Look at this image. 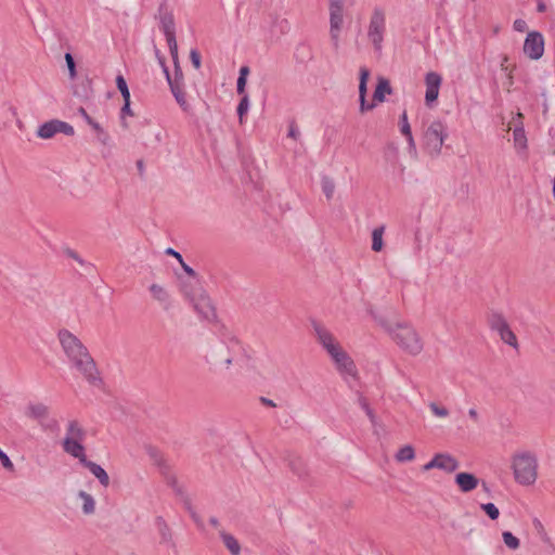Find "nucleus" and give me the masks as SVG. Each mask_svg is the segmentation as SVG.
I'll use <instances>...</instances> for the list:
<instances>
[{
  "label": "nucleus",
  "mask_w": 555,
  "mask_h": 555,
  "mask_svg": "<svg viewBox=\"0 0 555 555\" xmlns=\"http://www.w3.org/2000/svg\"><path fill=\"white\" fill-rule=\"evenodd\" d=\"M64 253H65V255H66L67 257H69V258H72V259L76 260V261H77L78 263H80V264H83V260L79 257V255H78L75 250H73V249H70V248H67V249H65V251H64Z\"/></svg>",
  "instance_id": "obj_52"
},
{
  "label": "nucleus",
  "mask_w": 555,
  "mask_h": 555,
  "mask_svg": "<svg viewBox=\"0 0 555 555\" xmlns=\"http://www.w3.org/2000/svg\"><path fill=\"white\" fill-rule=\"evenodd\" d=\"M454 481L460 491H462L463 493L472 492L478 487L480 482L479 479L474 474L465 472L457 473L455 475Z\"/></svg>",
  "instance_id": "obj_17"
},
{
  "label": "nucleus",
  "mask_w": 555,
  "mask_h": 555,
  "mask_svg": "<svg viewBox=\"0 0 555 555\" xmlns=\"http://www.w3.org/2000/svg\"><path fill=\"white\" fill-rule=\"evenodd\" d=\"M155 526L160 535V543L168 544L172 541V534L169 526L165 521V519L160 516L156 517Z\"/></svg>",
  "instance_id": "obj_26"
},
{
  "label": "nucleus",
  "mask_w": 555,
  "mask_h": 555,
  "mask_svg": "<svg viewBox=\"0 0 555 555\" xmlns=\"http://www.w3.org/2000/svg\"><path fill=\"white\" fill-rule=\"evenodd\" d=\"M428 408L433 415L438 418H447L450 415L449 409L436 402H429Z\"/></svg>",
  "instance_id": "obj_36"
},
{
  "label": "nucleus",
  "mask_w": 555,
  "mask_h": 555,
  "mask_svg": "<svg viewBox=\"0 0 555 555\" xmlns=\"http://www.w3.org/2000/svg\"><path fill=\"white\" fill-rule=\"evenodd\" d=\"M400 130H401V133L406 138L409 149L411 151H415V149H416L415 141L412 135L411 127L408 121V116H406L405 112H403V114L401 115V118H400Z\"/></svg>",
  "instance_id": "obj_29"
},
{
  "label": "nucleus",
  "mask_w": 555,
  "mask_h": 555,
  "mask_svg": "<svg viewBox=\"0 0 555 555\" xmlns=\"http://www.w3.org/2000/svg\"><path fill=\"white\" fill-rule=\"evenodd\" d=\"M62 448L65 453L77 459L80 464H83L88 460L82 441H70L68 439H63Z\"/></svg>",
  "instance_id": "obj_18"
},
{
  "label": "nucleus",
  "mask_w": 555,
  "mask_h": 555,
  "mask_svg": "<svg viewBox=\"0 0 555 555\" xmlns=\"http://www.w3.org/2000/svg\"><path fill=\"white\" fill-rule=\"evenodd\" d=\"M504 544L511 550H517L520 545L519 539L516 538L512 532L504 531L502 533Z\"/></svg>",
  "instance_id": "obj_39"
},
{
  "label": "nucleus",
  "mask_w": 555,
  "mask_h": 555,
  "mask_svg": "<svg viewBox=\"0 0 555 555\" xmlns=\"http://www.w3.org/2000/svg\"><path fill=\"white\" fill-rule=\"evenodd\" d=\"M82 465L90 470L103 487H107L109 485V477L102 466L89 460H87Z\"/></svg>",
  "instance_id": "obj_23"
},
{
  "label": "nucleus",
  "mask_w": 555,
  "mask_h": 555,
  "mask_svg": "<svg viewBox=\"0 0 555 555\" xmlns=\"http://www.w3.org/2000/svg\"><path fill=\"white\" fill-rule=\"evenodd\" d=\"M387 153H388V154H390V155H392V156H397V154H398V147H397V145H396V144H393V143H389V144L387 145Z\"/></svg>",
  "instance_id": "obj_59"
},
{
  "label": "nucleus",
  "mask_w": 555,
  "mask_h": 555,
  "mask_svg": "<svg viewBox=\"0 0 555 555\" xmlns=\"http://www.w3.org/2000/svg\"><path fill=\"white\" fill-rule=\"evenodd\" d=\"M240 351L241 344L237 339L220 340L206 350L204 360L210 371L225 372L234 364Z\"/></svg>",
  "instance_id": "obj_2"
},
{
  "label": "nucleus",
  "mask_w": 555,
  "mask_h": 555,
  "mask_svg": "<svg viewBox=\"0 0 555 555\" xmlns=\"http://www.w3.org/2000/svg\"><path fill=\"white\" fill-rule=\"evenodd\" d=\"M522 114L517 113L516 116L513 118L514 124V130H513V139L514 144L517 149L526 150L527 149V138L525 134V130L521 124Z\"/></svg>",
  "instance_id": "obj_19"
},
{
  "label": "nucleus",
  "mask_w": 555,
  "mask_h": 555,
  "mask_svg": "<svg viewBox=\"0 0 555 555\" xmlns=\"http://www.w3.org/2000/svg\"><path fill=\"white\" fill-rule=\"evenodd\" d=\"M56 133H59V120L47 121L37 130V135L41 139H51Z\"/></svg>",
  "instance_id": "obj_24"
},
{
  "label": "nucleus",
  "mask_w": 555,
  "mask_h": 555,
  "mask_svg": "<svg viewBox=\"0 0 555 555\" xmlns=\"http://www.w3.org/2000/svg\"><path fill=\"white\" fill-rule=\"evenodd\" d=\"M209 524H210L214 528L218 529V531L221 529V528H220V522H219V520H218L216 517H210V518H209Z\"/></svg>",
  "instance_id": "obj_63"
},
{
  "label": "nucleus",
  "mask_w": 555,
  "mask_h": 555,
  "mask_svg": "<svg viewBox=\"0 0 555 555\" xmlns=\"http://www.w3.org/2000/svg\"><path fill=\"white\" fill-rule=\"evenodd\" d=\"M500 338L507 345L512 346L513 348H518V341L516 338V335L511 330L509 325L505 326L503 330H501L499 333Z\"/></svg>",
  "instance_id": "obj_33"
},
{
  "label": "nucleus",
  "mask_w": 555,
  "mask_h": 555,
  "mask_svg": "<svg viewBox=\"0 0 555 555\" xmlns=\"http://www.w3.org/2000/svg\"><path fill=\"white\" fill-rule=\"evenodd\" d=\"M195 312L206 321H214L216 319V309L205 291L199 292L198 296L190 302Z\"/></svg>",
  "instance_id": "obj_11"
},
{
  "label": "nucleus",
  "mask_w": 555,
  "mask_h": 555,
  "mask_svg": "<svg viewBox=\"0 0 555 555\" xmlns=\"http://www.w3.org/2000/svg\"><path fill=\"white\" fill-rule=\"evenodd\" d=\"M162 29L166 39L176 37L175 21L171 14L162 17Z\"/></svg>",
  "instance_id": "obj_30"
},
{
  "label": "nucleus",
  "mask_w": 555,
  "mask_h": 555,
  "mask_svg": "<svg viewBox=\"0 0 555 555\" xmlns=\"http://www.w3.org/2000/svg\"><path fill=\"white\" fill-rule=\"evenodd\" d=\"M441 81H442V78L438 73H436V72L427 73V75L425 77V83H426L425 101H426L427 105H430L433 102H435L438 99Z\"/></svg>",
  "instance_id": "obj_15"
},
{
  "label": "nucleus",
  "mask_w": 555,
  "mask_h": 555,
  "mask_svg": "<svg viewBox=\"0 0 555 555\" xmlns=\"http://www.w3.org/2000/svg\"><path fill=\"white\" fill-rule=\"evenodd\" d=\"M358 403L364 410V412L366 411V409L370 408L367 399L365 397H363V396H359Z\"/></svg>",
  "instance_id": "obj_58"
},
{
  "label": "nucleus",
  "mask_w": 555,
  "mask_h": 555,
  "mask_svg": "<svg viewBox=\"0 0 555 555\" xmlns=\"http://www.w3.org/2000/svg\"><path fill=\"white\" fill-rule=\"evenodd\" d=\"M78 114L85 119V121L89 125L93 121V118H91L89 116V114L87 113V111L83 108V107H80L78 109Z\"/></svg>",
  "instance_id": "obj_55"
},
{
  "label": "nucleus",
  "mask_w": 555,
  "mask_h": 555,
  "mask_svg": "<svg viewBox=\"0 0 555 555\" xmlns=\"http://www.w3.org/2000/svg\"><path fill=\"white\" fill-rule=\"evenodd\" d=\"M359 100H360V112L361 113L373 109L375 106L374 103L366 102V96H359Z\"/></svg>",
  "instance_id": "obj_50"
},
{
  "label": "nucleus",
  "mask_w": 555,
  "mask_h": 555,
  "mask_svg": "<svg viewBox=\"0 0 555 555\" xmlns=\"http://www.w3.org/2000/svg\"><path fill=\"white\" fill-rule=\"evenodd\" d=\"M219 537L231 555H241V544L233 534L220 529Z\"/></svg>",
  "instance_id": "obj_22"
},
{
  "label": "nucleus",
  "mask_w": 555,
  "mask_h": 555,
  "mask_svg": "<svg viewBox=\"0 0 555 555\" xmlns=\"http://www.w3.org/2000/svg\"><path fill=\"white\" fill-rule=\"evenodd\" d=\"M116 86L122 95L124 102H128L130 100V91L127 86L126 79L124 78L122 75H118L116 77Z\"/></svg>",
  "instance_id": "obj_38"
},
{
  "label": "nucleus",
  "mask_w": 555,
  "mask_h": 555,
  "mask_svg": "<svg viewBox=\"0 0 555 555\" xmlns=\"http://www.w3.org/2000/svg\"><path fill=\"white\" fill-rule=\"evenodd\" d=\"M370 78V70L366 67L360 68L359 96H366V85Z\"/></svg>",
  "instance_id": "obj_35"
},
{
  "label": "nucleus",
  "mask_w": 555,
  "mask_h": 555,
  "mask_svg": "<svg viewBox=\"0 0 555 555\" xmlns=\"http://www.w3.org/2000/svg\"><path fill=\"white\" fill-rule=\"evenodd\" d=\"M514 479L521 486H531L538 478V460L530 452L516 453L511 465Z\"/></svg>",
  "instance_id": "obj_4"
},
{
  "label": "nucleus",
  "mask_w": 555,
  "mask_h": 555,
  "mask_svg": "<svg viewBox=\"0 0 555 555\" xmlns=\"http://www.w3.org/2000/svg\"><path fill=\"white\" fill-rule=\"evenodd\" d=\"M167 255H170L172 257H175L179 262H182L183 258L181 256L180 253L176 251L175 249L172 248H167L166 251H165Z\"/></svg>",
  "instance_id": "obj_56"
},
{
  "label": "nucleus",
  "mask_w": 555,
  "mask_h": 555,
  "mask_svg": "<svg viewBox=\"0 0 555 555\" xmlns=\"http://www.w3.org/2000/svg\"><path fill=\"white\" fill-rule=\"evenodd\" d=\"M514 29L517 31H525L527 29V23L524 20H516L514 22Z\"/></svg>",
  "instance_id": "obj_54"
},
{
  "label": "nucleus",
  "mask_w": 555,
  "mask_h": 555,
  "mask_svg": "<svg viewBox=\"0 0 555 555\" xmlns=\"http://www.w3.org/2000/svg\"><path fill=\"white\" fill-rule=\"evenodd\" d=\"M149 292L153 300L158 302L164 310H169L172 307L171 295L165 285L153 283L149 286Z\"/></svg>",
  "instance_id": "obj_16"
},
{
  "label": "nucleus",
  "mask_w": 555,
  "mask_h": 555,
  "mask_svg": "<svg viewBox=\"0 0 555 555\" xmlns=\"http://www.w3.org/2000/svg\"><path fill=\"white\" fill-rule=\"evenodd\" d=\"M386 30V15L385 11L376 7L374 8L371 17H370V24L367 28V38L373 44L374 49L376 51L382 50V44L384 41V35Z\"/></svg>",
  "instance_id": "obj_7"
},
{
  "label": "nucleus",
  "mask_w": 555,
  "mask_h": 555,
  "mask_svg": "<svg viewBox=\"0 0 555 555\" xmlns=\"http://www.w3.org/2000/svg\"><path fill=\"white\" fill-rule=\"evenodd\" d=\"M398 347L410 356H418L424 349V341L418 332L408 323H389L379 321Z\"/></svg>",
  "instance_id": "obj_3"
},
{
  "label": "nucleus",
  "mask_w": 555,
  "mask_h": 555,
  "mask_svg": "<svg viewBox=\"0 0 555 555\" xmlns=\"http://www.w3.org/2000/svg\"><path fill=\"white\" fill-rule=\"evenodd\" d=\"M73 94L79 99H88L91 95L90 82L86 81L81 87L75 86Z\"/></svg>",
  "instance_id": "obj_40"
},
{
  "label": "nucleus",
  "mask_w": 555,
  "mask_h": 555,
  "mask_svg": "<svg viewBox=\"0 0 555 555\" xmlns=\"http://www.w3.org/2000/svg\"><path fill=\"white\" fill-rule=\"evenodd\" d=\"M248 74H249V68L247 66H242L240 68V76L238 77H243V78L247 79Z\"/></svg>",
  "instance_id": "obj_62"
},
{
  "label": "nucleus",
  "mask_w": 555,
  "mask_h": 555,
  "mask_svg": "<svg viewBox=\"0 0 555 555\" xmlns=\"http://www.w3.org/2000/svg\"><path fill=\"white\" fill-rule=\"evenodd\" d=\"M320 186L321 191L325 195L327 201H331L334 196L335 189H336V182L334 178L323 175L320 179Z\"/></svg>",
  "instance_id": "obj_28"
},
{
  "label": "nucleus",
  "mask_w": 555,
  "mask_h": 555,
  "mask_svg": "<svg viewBox=\"0 0 555 555\" xmlns=\"http://www.w3.org/2000/svg\"><path fill=\"white\" fill-rule=\"evenodd\" d=\"M86 438V431L82 426L76 420H70L66 424L65 436L63 439L70 441H83Z\"/></svg>",
  "instance_id": "obj_20"
},
{
  "label": "nucleus",
  "mask_w": 555,
  "mask_h": 555,
  "mask_svg": "<svg viewBox=\"0 0 555 555\" xmlns=\"http://www.w3.org/2000/svg\"><path fill=\"white\" fill-rule=\"evenodd\" d=\"M0 461H1L2 466L5 469H8L10 472L14 470V464L12 463L10 457L1 449H0Z\"/></svg>",
  "instance_id": "obj_46"
},
{
  "label": "nucleus",
  "mask_w": 555,
  "mask_h": 555,
  "mask_svg": "<svg viewBox=\"0 0 555 555\" xmlns=\"http://www.w3.org/2000/svg\"><path fill=\"white\" fill-rule=\"evenodd\" d=\"M448 137L447 126L441 120L431 121L423 133V144L425 151L431 156L440 155L444 140Z\"/></svg>",
  "instance_id": "obj_5"
},
{
  "label": "nucleus",
  "mask_w": 555,
  "mask_h": 555,
  "mask_svg": "<svg viewBox=\"0 0 555 555\" xmlns=\"http://www.w3.org/2000/svg\"><path fill=\"white\" fill-rule=\"evenodd\" d=\"M78 498L82 501V505H81V511L85 515H92L94 514L95 512V500L94 498L83 491V490H80L78 492Z\"/></svg>",
  "instance_id": "obj_27"
},
{
  "label": "nucleus",
  "mask_w": 555,
  "mask_h": 555,
  "mask_svg": "<svg viewBox=\"0 0 555 555\" xmlns=\"http://www.w3.org/2000/svg\"><path fill=\"white\" fill-rule=\"evenodd\" d=\"M249 109V99L247 94H244L238 103L237 106V114L240 117V121H243V116L248 112Z\"/></svg>",
  "instance_id": "obj_43"
},
{
  "label": "nucleus",
  "mask_w": 555,
  "mask_h": 555,
  "mask_svg": "<svg viewBox=\"0 0 555 555\" xmlns=\"http://www.w3.org/2000/svg\"><path fill=\"white\" fill-rule=\"evenodd\" d=\"M385 227L375 228L372 232V249L374 251H380L384 246L383 235H384Z\"/></svg>",
  "instance_id": "obj_34"
},
{
  "label": "nucleus",
  "mask_w": 555,
  "mask_h": 555,
  "mask_svg": "<svg viewBox=\"0 0 555 555\" xmlns=\"http://www.w3.org/2000/svg\"><path fill=\"white\" fill-rule=\"evenodd\" d=\"M391 92L392 89L390 87L389 81L384 77H379L376 89L373 94V101L384 102L385 95L390 94Z\"/></svg>",
  "instance_id": "obj_25"
},
{
  "label": "nucleus",
  "mask_w": 555,
  "mask_h": 555,
  "mask_svg": "<svg viewBox=\"0 0 555 555\" xmlns=\"http://www.w3.org/2000/svg\"><path fill=\"white\" fill-rule=\"evenodd\" d=\"M460 467L459 461L449 453H438L431 461L424 465V470L433 468L441 469L446 473H453Z\"/></svg>",
  "instance_id": "obj_12"
},
{
  "label": "nucleus",
  "mask_w": 555,
  "mask_h": 555,
  "mask_svg": "<svg viewBox=\"0 0 555 555\" xmlns=\"http://www.w3.org/2000/svg\"><path fill=\"white\" fill-rule=\"evenodd\" d=\"M179 263L181 264L183 271L191 276V279H197L195 271L190 266H188L183 260L182 262Z\"/></svg>",
  "instance_id": "obj_53"
},
{
  "label": "nucleus",
  "mask_w": 555,
  "mask_h": 555,
  "mask_svg": "<svg viewBox=\"0 0 555 555\" xmlns=\"http://www.w3.org/2000/svg\"><path fill=\"white\" fill-rule=\"evenodd\" d=\"M166 41L168 43L170 54H171V56L173 59V62H175V67H176L175 70L176 69L181 70L179 68V65H178V44H177L176 37L166 39Z\"/></svg>",
  "instance_id": "obj_41"
},
{
  "label": "nucleus",
  "mask_w": 555,
  "mask_h": 555,
  "mask_svg": "<svg viewBox=\"0 0 555 555\" xmlns=\"http://www.w3.org/2000/svg\"><path fill=\"white\" fill-rule=\"evenodd\" d=\"M146 451H147V454L154 461L155 464L162 465L163 456H162L160 452L157 449H155L153 447H149L146 449Z\"/></svg>",
  "instance_id": "obj_45"
},
{
  "label": "nucleus",
  "mask_w": 555,
  "mask_h": 555,
  "mask_svg": "<svg viewBox=\"0 0 555 555\" xmlns=\"http://www.w3.org/2000/svg\"><path fill=\"white\" fill-rule=\"evenodd\" d=\"M489 326L492 331L499 333L505 326L508 325L507 321L501 313L493 312L488 319Z\"/></svg>",
  "instance_id": "obj_31"
},
{
  "label": "nucleus",
  "mask_w": 555,
  "mask_h": 555,
  "mask_svg": "<svg viewBox=\"0 0 555 555\" xmlns=\"http://www.w3.org/2000/svg\"><path fill=\"white\" fill-rule=\"evenodd\" d=\"M246 81H247V79H245L243 77L237 78L236 90H237V93L241 94L242 96L244 94H246L245 93Z\"/></svg>",
  "instance_id": "obj_51"
},
{
  "label": "nucleus",
  "mask_w": 555,
  "mask_h": 555,
  "mask_svg": "<svg viewBox=\"0 0 555 555\" xmlns=\"http://www.w3.org/2000/svg\"><path fill=\"white\" fill-rule=\"evenodd\" d=\"M365 414L367 415L372 424L376 422L375 413L371 408L366 409Z\"/></svg>",
  "instance_id": "obj_61"
},
{
  "label": "nucleus",
  "mask_w": 555,
  "mask_h": 555,
  "mask_svg": "<svg viewBox=\"0 0 555 555\" xmlns=\"http://www.w3.org/2000/svg\"><path fill=\"white\" fill-rule=\"evenodd\" d=\"M64 59L68 68L69 78L73 80L77 76L75 60L70 53H65Z\"/></svg>",
  "instance_id": "obj_44"
},
{
  "label": "nucleus",
  "mask_w": 555,
  "mask_h": 555,
  "mask_svg": "<svg viewBox=\"0 0 555 555\" xmlns=\"http://www.w3.org/2000/svg\"><path fill=\"white\" fill-rule=\"evenodd\" d=\"M330 36L334 48L339 46V35L344 23V0L330 2Z\"/></svg>",
  "instance_id": "obj_8"
},
{
  "label": "nucleus",
  "mask_w": 555,
  "mask_h": 555,
  "mask_svg": "<svg viewBox=\"0 0 555 555\" xmlns=\"http://www.w3.org/2000/svg\"><path fill=\"white\" fill-rule=\"evenodd\" d=\"M544 52V39L538 31L527 35L524 43V53L531 60H539Z\"/></svg>",
  "instance_id": "obj_13"
},
{
  "label": "nucleus",
  "mask_w": 555,
  "mask_h": 555,
  "mask_svg": "<svg viewBox=\"0 0 555 555\" xmlns=\"http://www.w3.org/2000/svg\"><path fill=\"white\" fill-rule=\"evenodd\" d=\"M288 137L293 138L294 140H296L299 137V131L294 124L289 126Z\"/></svg>",
  "instance_id": "obj_57"
},
{
  "label": "nucleus",
  "mask_w": 555,
  "mask_h": 555,
  "mask_svg": "<svg viewBox=\"0 0 555 555\" xmlns=\"http://www.w3.org/2000/svg\"><path fill=\"white\" fill-rule=\"evenodd\" d=\"M331 360L336 369V371L343 376L344 379L352 378L356 379L358 377V369L349 356V353L344 349H339L335 352Z\"/></svg>",
  "instance_id": "obj_9"
},
{
  "label": "nucleus",
  "mask_w": 555,
  "mask_h": 555,
  "mask_svg": "<svg viewBox=\"0 0 555 555\" xmlns=\"http://www.w3.org/2000/svg\"><path fill=\"white\" fill-rule=\"evenodd\" d=\"M314 334L317 335L319 344L326 351L331 358L335 352L343 348L338 339L323 326H314Z\"/></svg>",
  "instance_id": "obj_14"
},
{
  "label": "nucleus",
  "mask_w": 555,
  "mask_h": 555,
  "mask_svg": "<svg viewBox=\"0 0 555 555\" xmlns=\"http://www.w3.org/2000/svg\"><path fill=\"white\" fill-rule=\"evenodd\" d=\"M59 339L64 352L75 367L89 383L96 384L99 382V374L95 363L82 343L67 330L60 331Z\"/></svg>",
  "instance_id": "obj_1"
},
{
  "label": "nucleus",
  "mask_w": 555,
  "mask_h": 555,
  "mask_svg": "<svg viewBox=\"0 0 555 555\" xmlns=\"http://www.w3.org/2000/svg\"><path fill=\"white\" fill-rule=\"evenodd\" d=\"M121 125L124 128H127V122L125 121V115H129V116H132L133 113L130 108V100L128 102H124V106L121 107Z\"/></svg>",
  "instance_id": "obj_48"
},
{
  "label": "nucleus",
  "mask_w": 555,
  "mask_h": 555,
  "mask_svg": "<svg viewBox=\"0 0 555 555\" xmlns=\"http://www.w3.org/2000/svg\"><path fill=\"white\" fill-rule=\"evenodd\" d=\"M415 457V451L412 446L406 444L398 450L395 455L396 461L398 462H410Z\"/></svg>",
  "instance_id": "obj_32"
},
{
  "label": "nucleus",
  "mask_w": 555,
  "mask_h": 555,
  "mask_svg": "<svg viewBox=\"0 0 555 555\" xmlns=\"http://www.w3.org/2000/svg\"><path fill=\"white\" fill-rule=\"evenodd\" d=\"M89 126L92 128V130L96 133V139L102 144H107L109 140V135L105 132V130L102 128V126L96 122L94 119Z\"/></svg>",
  "instance_id": "obj_37"
},
{
  "label": "nucleus",
  "mask_w": 555,
  "mask_h": 555,
  "mask_svg": "<svg viewBox=\"0 0 555 555\" xmlns=\"http://www.w3.org/2000/svg\"><path fill=\"white\" fill-rule=\"evenodd\" d=\"M203 291L205 289L202 287L197 279L183 281L181 284V293L189 302L195 299V297L198 296V293Z\"/></svg>",
  "instance_id": "obj_21"
},
{
  "label": "nucleus",
  "mask_w": 555,
  "mask_h": 555,
  "mask_svg": "<svg viewBox=\"0 0 555 555\" xmlns=\"http://www.w3.org/2000/svg\"><path fill=\"white\" fill-rule=\"evenodd\" d=\"M261 402L269 406H275V403L272 400L267 399V398H261Z\"/></svg>",
  "instance_id": "obj_64"
},
{
  "label": "nucleus",
  "mask_w": 555,
  "mask_h": 555,
  "mask_svg": "<svg viewBox=\"0 0 555 555\" xmlns=\"http://www.w3.org/2000/svg\"><path fill=\"white\" fill-rule=\"evenodd\" d=\"M190 59H191V62H192L193 66L196 69H198L201 67L202 62H201V55L197 52V50H191Z\"/></svg>",
  "instance_id": "obj_49"
},
{
  "label": "nucleus",
  "mask_w": 555,
  "mask_h": 555,
  "mask_svg": "<svg viewBox=\"0 0 555 555\" xmlns=\"http://www.w3.org/2000/svg\"><path fill=\"white\" fill-rule=\"evenodd\" d=\"M480 507L490 517V519L495 520L499 518V508L493 503H485L481 504Z\"/></svg>",
  "instance_id": "obj_42"
},
{
  "label": "nucleus",
  "mask_w": 555,
  "mask_h": 555,
  "mask_svg": "<svg viewBox=\"0 0 555 555\" xmlns=\"http://www.w3.org/2000/svg\"><path fill=\"white\" fill-rule=\"evenodd\" d=\"M59 133H64L66 135H73L75 133V131H74V128L69 124L59 120Z\"/></svg>",
  "instance_id": "obj_47"
},
{
  "label": "nucleus",
  "mask_w": 555,
  "mask_h": 555,
  "mask_svg": "<svg viewBox=\"0 0 555 555\" xmlns=\"http://www.w3.org/2000/svg\"><path fill=\"white\" fill-rule=\"evenodd\" d=\"M468 416L474 421V422H478L479 420V414H478V411L474 408L469 409L468 410Z\"/></svg>",
  "instance_id": "obj_60"
},
{
  "label": "nucleus",
  "mask_w": 555,
  "mask_h": 555,
  "mask_svg": "<svg viewBox=\"0 0 555 555\" xmlns=\"http://www.w3.org/2000/svg\"><path fill=\"white\" fill-rule=\"evenodd\" d=\"M50 406L42 401L30 400L24 409V416L33 422H37L43 430H53L57 426L55 420H50Z\"/></svg>",
  "instance_id": "obj_6"
},
{
  "label": "nucleus",
  "mask_w": 555,
  "mask_h": 555,
  "mask_svg": "<svg viewBox=\"0 0 555 555\" xmlns=\"http://www.w3.org/2000/svg\"><path fill=\"white\" fill-rule=\"evenodd\" d=\"M162 65H163L164 73L166 75V78H167V81L170 87L172 95L175 96V99H176L177 103L180 105V107L183 111H188L189 104L185 99V93L183 92V89H182V78H183L182 72L176 69L175 77L171 78L168 68L164 64H162Z\"/></svg>",
  "instance_id": "obj_10"
}]
</instances>
